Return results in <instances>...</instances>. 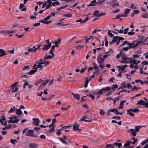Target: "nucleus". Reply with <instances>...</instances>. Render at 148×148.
<instances>
[{"mask_svg": "<svg viewBox=\"0 0 148 148\" xmlns=\"http://www.w3.org/2000/svg\"><path fill=\"white\" fill-rule=\"evenodd\" d=\"M63 138L60 137H58L59 140L63 143L66 144L67 145H68V143L66 141V137L65 136H64L63 137Z\"/></svg>", "mask_w": 148, "mask_h": 148, "instance_id": "obj_6", "label": "nucleus"}, {"mask_svg": "<svg viewBox=\"0 0 148 148\" xmlns=\"http://www.w3.org/2000/svg\"><path fill=\"white\" fill-rule=\"evenodd\" d=\"M38 145L35 143L33 144H30L29 145L30 148H36L38 147Z\"/></svg>", "mask_w": 148, "mask_h": 148, "instance_id": "obj_13", "label": "nucleus"}, {"mask_svg": "<svg viewBox=\"0 0 148 148\" xmlns=\"http://www.w3.org/2000/svg\"><path fill=\"white\" fill-rule=\"evenodd\" d=\"M111 31L110 30H109L108 32V35L109 36L110 38L113 37L114 35L112 34L111 32Z\"/></svg>", "mask_w": 148, "mask_h": 148, "instance_id": "obj_48", "label": "nucleus"}, {"mask_svg": "<svg viewBox=\"0 0 148 148\" xmlns=\"http://www.w3.org/2000/svg\"><path fill=\"white\" fill-rule=\"evenodd\" d=\"M120 17H121L120 14H119L116 16L115 18H112V19H119Z\"/></svg>", "mask_w": 148, "mask_h": 148, "instance_id": "obj_63", "label": "nucleus"}, {"mask_svg": "<svg viewBox=\"0 0 148 148\" xmlns=\"http://www.w3.org/2000/svg\"><path fill=\"white\" fill-rule=\"evenodd\" d=\"M49 81V79H47L46 80L44 81L42 79H39L38 81L34 83V85H36L37 86L42 82V83L40 85L39 87V90H42L43 87L45 86Z\"/></svg>", "mask_w": 148, "mask_h": 148, "instance_id": "obj_1", "label": "nucleus"}, {"mask_svg": "<svg viewBox=\"0 0 148 148\" xmlns=\"http://www.w3.org/2000/svg\"><path fill=\"white\" fill-rule=\"evenodd\" d=\"M61 40V39H59L57 41H56L54 43L55 44V46H56V47H59V46L58 45L60 43Z\"/></svg>", "mask_w": 148, "mask_h": 148, "instance_id": "obj_24", "label": "nucleus"}, {"mask_svg": "<svg viewBox=\"0 0 148 148\" xmlns=\"http://www.w3.org/2000/svg\"><path fill=\"white\" fill-rule=\"evenodd\" d=\"M129 29V28H126V29H124V32H123V34H126L127 33V32L128 31V30Z\"/></svg>", "mask_w": 148, "mask_h": 148, "instance_id": "obj_60", "label": "nucleus"}, {"mask_svg": "<svg viewBox=\"0 0 148 148\" xmlns=\"http://www.w3.org/2000/svg\"><path fill=\"white\" fill-rule=\"evenodd\" d=\"M33 121L32 123L35 126H38L39 124L40 121L38 118H33L32 119Z\"/></svg>", "mask_w": 148, "mask_h": 148, "instance_id": "obj_5", "label": "nucleus"}, {"mask_svg": "<svg viewBox=\"0 0 148 148\" xmlns=\"http://www.w3.org/2000/svg\"><path fill=\"white\" fill-rule=\"evenodd\" d=\"M19 9L22 11H26V8L23 4L21 3L19 5Z\"/></svg>", "mask_w": 148, "mask_h": 148, "instance_id": "obj_11", "label": "nucleus"}, {"mask_svg": "<svg viewBox=\"0 0 148 148\" xmlns=\"http://www.w3.org/2000/svg\"><path fill=\"white\" fill-rule=\"evenodd\" d=\"M118 109V108H113L110 110V111H111V112H114L115 114H117L122 115V113L119 112L117 110Z\"/></svg>", "mask_w": 148, "mask_h": 148, "instance_id": "obj_12", "label": "nucleus"}, {"mask_svg": "<svg viewBox=\"0 0 148 148\" xmlns=\"http://www.w3.org/2000/svg\"><path fill=\"white\" fill-rule=\"evenodd\" d=\"M144 36H142L140 38V40L139 41V43L140 44H143L145 42V39L144 38Z\"/></svg>", "mask_w": 148, "mask_h": 148, "instance_id": "obj_22", "label": "nucleus"}, {"mask_svg": "<svg viewBox=\"0 0 148 148\" xmlns=\"http://www.w3.org/2000/svg\"><path fill=\"white\" fill-rule=\"evenodd\" d=\"M84 46L82 45H79L75 46V48L77 49L78 50H80L82 49Z\"/></svg>", "mask_w": 148, "mask_h": 148, "instance_id": "obj_34", "label": "nucleus"}, {"mask_svg": "<svg viewBox=\"0 0 148 148\" xmlns=\"http://www.w3.org/2000/svg\"><path fill=\"white\" fill-rule=\"evenodd\" d=\"M128 45L129 46L128 47L130 49H133L135 48L134 43H130L128 44Z\"/></svg>", "mask_w": 148, "mask_h": 148, "instance_id": "obj_26", "label": "nucleus"}, {"mask_svg": "<svg viewBox=\"0 0 148 148\" xmlns=\"http://www.w3.org/2000/svg\"><path fill=\"white\" fill-rule=\"evenodd\" d=\"M118 87V86L117 84L113 85L111 87H110V86H108V87H109L110 88V90L111 89L112 90H114V92L116 88H117Z\"/></svg>", "mask_w": 148, "mask_h": 148, "instance_id": "obj_19", "label": "nucleus"}, {"mask_svg": "<svg viewBox=\"0 0 148 148\" xmlns=\"http://www.w3.org/2000/svg\"><path fill=\"white\" fill-rule=\"evenodd\" d=\"M142 64H143V66L145 65H148V62L143 61L141 63Z\"/></svg>", "mask_w": 148, "mask_h": 148, "instance_id": "obj_54", "label": "nucleus"}, {"mask_svg": "<svg viewBox=\"0 0 148 148\" xmlns=\"http://www.w3.org/2000/svg\"><path fill=\"white\" fill-rule=\"evenodd\" d=\"M131 11V9H126L124 11V14L127 16V15Z\"/></svg>", "mask_w": 148, "mask_h": 148, "instance_id": "obj_33", "label": "nucleus"}, {"mask_svg": "<svg viewBox=\"0 0 148 148\" xmlns=\"http://www.w3.org/2000/svg\"><path fill=\"white\" fill-rule=\"evenodd\" d=\"M15 108V106H14L13 108H11L9 111L8 113H11L12 112H13L15 111L14 108Z\"/></svg>", "mask_w": 148, "mask_h": 148, "instance_id": "obj_46", "label": "nucleus"}, {"mask_svg": "<svg viewBox=\"0 0 148 148\" xmlns=\"http://www.w3.org/2000/svg\"><path fill=\"white\" fill-rule=\"evenodd\" d=\"M130 58H127L126 57H125V58H123V61L121 62V63H124L126 62H129V61H126V60H129Z\"/></svg>", "mask_w": 148, "mask_h": 148, "instance_id": "obj_27", "label": "nucleus"}, {"mask_svg": "<svg viewBox=\"0 0 148 148\" xmlns=\"http://www.w3.org/2000/svg\"><path fill=\"white\" fill-rule=\"evenodd\" d=\"M34 133V131L33 130H29L26 132L25 135L26 136H30L31 134H33Z\"/></svg>", "mask_w": 148, "mask_h": 148, "instance_id": "obj_9", "label": "nucleus"}, {"mask_svg": "<svg viewBox=\"0 0 148 148\" xmlns=\"http://www.w3.org/2000/svg\"><path fill=\"white\" fill-rule=\"evenodd\" d=\"M137 62V60H136L131 59L130 60V62H126L124 63H132L135 65H136Z\"/></svg>", "mask_w": 148, "mask_h": 148, "instance_id": "obj_15", "label": "nucleus"}, {"mask_svg": "<svg viewBox=\"0 0 148 148\" xmlns=\"http://www.w3.org/2000/svg\"><path fill=\"white\" fill-rule=\"evenodd\" d=\"M110 90V88L109 87H106L104 88H102L96 94L97 95H101L103 93H104L106 92H108Z\"/></svg>", "mask_w": 148, "mask_h": 148, "instance_id": "obj_3", "label": "nucleus"}, {"mask_svg": "<svg viewBox=\"0 0 148 148\" xmlns=\"http://www.w3.org/2000/svg\"><path fill=\"white\" fill-rule=\"evenodd\" d=\"M129 43H130V42H129L127 40L124 41L123 42V44L121 45V47L123 46L126 44H127L128 45V44Z\"/></svg>", "mask_w": 148, "mask_h": 148, "instance_id": "obj_57", "label": "nucleus"}, {"mask_svg": "<svg viewBox=\"0 0 148 148\" xmlns=\"http://www.w3.org/2000/svg\"><path fill=\"white\" fill-rule=\"evenodd\" d=\"M114 146H118L119 148H121L122 144L121 143H118V142H115L114 143Z\"/></svg>", "mask_w": 148, "mask_h": 148, "instance_id": "obj_23", "label": "nucleus"}, {"mask_svg": "<svg viewBox=\"0 0 148 148\" xmlns=\"http://www.w3.org/2000/svg\"><path fill=\"white\" fill-rule=\"evenodd\" d=\"M11 127V125L9 124L8 125L5 126L2 129L3 130H6L8 129H9Z\"/></svg>", "mask_w": 148, "mask_h": 148, "instance_id": "obj_36", "label": "nucleus"}, {"mask_svg": "<svg viewBox=\"0 0 148 148\" xmlns=\"http://www.w3.org/2000/svg\"><path fill=\"white\" fill-rule=\"evenodd\" d=\"M99 13V12L98 10H95L93 13V15L94 16H97L98 14Z\"/></svg>", "mask_w": 148, "mask_h": 148, "instance_id": "obj_40", "label": "nucleus"}, {"mask_svg": "<svg viewBox=\"0 0 148 148\" xmlns=\"http://www.w3.org/2000/svg\"><path fill=\"white\" fill-rule=\"evenodd\" d=\"M63 16L65 17L71 18L72 16V15L71 14H64L63 15Z\"/></svg>", "mask_w": 148, "mask_h": 148, "instance_id": "obj_41", "label": "nucleus"}, {"mask_svg": "<svg viewBox=\"0 0 148 148\" xmlns=\"http://www.w3.org/2000/svg\"><path fill=\"white\" fill-rule=\"evenodd\" d=\"M141 16L143 18H148V13L147 12L143 13Z\"/></svg>", "mask_w": 148, "mask_h": 148, "instance_id": "obj_32", "label": "nucleus"}, {"mask_svg": "<svg viewBox=\"0 0 148 148\" xmlns=\"http://www.w3.org/2000/svg\"><path fill=\"white\" fill-rule=\"evenodd\" d=\"M39 137L40 138L43 139H45L46 138V136L44 134H42L40 135Z\"/></svg>", "mask_w": 148, "mask_h": 148, "instance_id": "obj_55", "label": "nucleus"}, {"mask_svg": "<svg viewBox=\"0 0 148 148\" xmlns=\"http://www.w3.org/2000/svg\"><path fill=\"white\" fill-rule=\"evenodd\" d=\"M73 97L75 99H77V100L80 99L79 95L77 94H75V95H74Z\"/></svg>", "mask_w": 148, "mask_h": 148, "instance_id": "obj_42", "label": "nucleus"}, {"mask_svg": "<svg viewBox=\"0 0 148 148\" xmlns=\"http://www.w3.org/2000/svg\"><path fill=\"white\" fill-rule=\"evenodd\" d=\"M88 95V97H91L92 100H94L95 98L94 96L92 95L91 94H90Z\"/></svg>", "mask_w": 148, "mask_h": 148, "instance_id": "obj_61", "label": "nucleus"}, {"mask_svg": "<svg viewBox=\"0 0 148 148\" xmlns=\"http://www.w3.org/2000/svg\"><path fill=\"white\" fill-rule=\"evenodd\" d=\"M145 101L143 100H140L139 101H138V102L136 103V104H140L142 105H144V104H145Z\"/></svg>", "mask_w": 148, "mask_h": 148, "instance_id": "obj_25", "label": "nucleus"}, {"mask_svg": "<svg viewBox=\"0 0 148 148\" xmlns=\"http://www.w3.org/2000/svg\"><path fill=\"white\" fill-rule=\"evenodd\" d=\"M127 65L125 64L122 66H117L116 67L119 69V71L120 70L122 71H124L125 70V68H127Z\"/></svg>", "mask_w": 148, "mask_h": 148, "instance_id": "obj_7", "label": "nucleus"}, {"mask_svg": "<svg viewBox=\"0 0 148 148\" xmlns=\"http://www.w3.org/2000/svg\"><path fill=\"white\" fill-rule=\"evenodd\" d=\"M96 0H93L90 2V3L91 4L93 5L92 6H95V4L96 3Z\"/></svg>", "mask_w": 148, "mask_h": 148, "instance_id": "obj_51", "label": "nucleus"}, {"mask_svg": "<svg viewBox=\"0 0 148 148\" xmlns=\"http://www.w3.org/2000/svg\"><path fill=\"white\" fill-rule=\"evenodd\" d=\"M23 113L22 111L19 108L17 109L16 110V114L18 115H21Z\"/></svg>", "mask_w": 148, "mask_h": 148, "instance_id": "obj_28", "label": "nucleus"}, {"mask_svg": "<svg viewBox=\"0 0 148 148\" xmlns=\"http://www.w3.org/2000/svg\"><path fill=\"white\" fill-rule=\"evenodd\" d=\"M92 65L94 67V69H99L97 65L94 62H93L92 63Z\"/></svg>", "mask_w": 148, "mask_h": 148, "instance_id": "obj_39", "label": "nucleus"}, {"mask_svg": "<svg viewBox=\"0 0 148 148\" xmlns=\"http://www.w3.org/2000/svg\"><path fill=\"white\" fill-rule=\"evenodd\" d=\"M64 22H62L57 23L54 24V25H58L60 26H63V25H64Z\"/></svg>", "mask_w": 148, "mask_h": 148, "instance_id": "obj_29", "label": "nucleus"}, {"mask_svg": "<svg viewBox=\"0 0 148 148\" xmlns=\"http://www.w3.org/2000/svg\"><path fill=\"white\" fill-rule=\"evenodd\" d=\"M18 86V85L17 86L15 85L14 84L11 86V89H13L16 87L17 86Z\"/></svg>", "mask_w": 148, "mask_h": 148, "instance_id": "obj_59", "label": "nucleus"}, {"mask_svg": "<svg viewBox=\"0 0 148 148\" xmlns=\"http://www.w3.org/2000/svg\"><path fill=\"white\" fill-rule=\"evenodd\" d=\"M90 14H88L86 15V16L87 17H86L85 18L84 20V21H82V22H80V23H84L86 22L87 21H88V16Z\"/></svg>", "mask_w": 148, "mask_h": 148, "instance_id": "obj_31", "label": "nucleus"}, {"mask_svg": "<svg viewBox=\"0 0 148 148\" xmlns=\"http://www.w3.org/2000/svg\"><path fill=\"white\" fill-rule=\"evenodd\" d=\"M10 141L11 143L14 145L15 144V142L17 143L18 142L16 139H10Z\"/></svg>", "mask_w": 148, "mask_h": 148, "instance_id": "obj_43", "label": "nucleus"}, {"mask_svg": "<svg viewBox=\"0 0 148 148\" xmlns=\"http://www.w3.org/2000/svg\"><path fill=\"white\" fill-rule=\"evenodd\" d=\"M122 53V51H121L120 53L116 55V58L118 59L119 58H120V56H121Z\"/></svg>", "mask_w": 148, "mask_h": 148, "instance_id": "obj_56", "label": "nucleus"}, {"mask_svg": "<svg viewBox=\"0 0 148 148\" xmlns=\"http://www.w3.org/2000/svg\"><path fill=\"white\" fill-rule=\"evenodd\" d=\"M7 54L5 53V51L3 49H0V57L4 56H6Z\"/></svg>", "mask_w": 148, "mask_h": 148, "instance_id": "obj_14", "label": "nucleus"}, {"mask_svg": "<svg viewBox=\"0 0 148 148\" xmlns=\"http://www.w3.org/2000/svg\"><path fill=\"white\" fill-rule=\"evenodd\" d=\"M126 84L125 83V82H123V83L121 84V86L123 87V89L126 88L127 86H126Z\"/></svg>", "mask_w": 148, "mask_h": 148, "instance_id": "obj_53", "label": "nucleus"}, {"mask_svg": "<svg viewBox=\"0 0 148 148\" xmlns=\"http://www.w3.org/2000/svg\"><path fill=\"white\" fill-rule=\"evenodd\" d=\"M127 114H129L132 117H134L135 116L134 114L130 112H129L127 113Z\"/></svg>", "mask_w": 148, "mask_h": 148, "instance_id": "obj_62", "label": "nucleus"}, {"mask_svg": "<svg viewBox=\"0 0 148 148\" xmlns=\"http://www.w3.org/2000/svg\"><path fill=\"white\" fill-rule=\"evenodd\" d=\"M30 69V67L29 66H25L24 68H23L22 69L23 70H27V69Z\"/></svg>", "mask_w": 148, "mask_h": 148, "instance_id": "obj_64", "label": "nucleus"}, {"mask_svg": "<svg viewBox=\"0 0 148 148\" xmlns=\"http://www.w3.org/2000/svg\"><path fill=\"white\" fill-rule=\"evenodd\" d=\"M98 63L99 64V66L100 68L102 69L104 67V62L101 63V62L100 61H98Z\"/></svg>", "mask_w": 148, "mask_h": 148, "instance_id": "obj_44", "label": "nucleus"}, {"mask_svg": "<svg viewBox=\"0 0 148 148\" xmlns=\"http://www.w3.org/2000/svg\"><path fill=\"white\" fill-rule=\"evenodd\" d=\"M37 71V68H35L34 70H31L28 73V75H32L35 74Z\"/></svg>", "mask_w": 148, "mask_h": 148, "instance_id": "obj_18", "label": "nucleus"}, {"mask_svg": "<svg viewBox=\"0 0 148 148\" xmlns=\"http://www.w3.org/2000/svg\"><path fill=\"white\" fill-rule=\"evenodd\" d=\"M71 127L70 125H68L67 126H64L62 127L61 129H59L57 130V131H60L62 130H65Z\"/></svg>", "mask_w": 148, "mask_h": 148, "instance_id": "obj_30", "label": "nucleus"}, {"mask_svg": "<svg viewBox=\"0 0 148 148\" xmlns=\"http://www.w3.org/2000/svg\"><path fill=\"white\" fill-rule=\"evenodd\" d=\"M99 113L100 115H104L105 114V112L103 111V110L102 109H101L100 110Z\"/></svg>", "mask_w": 148, "mask_h": 148, "instance_id": "obj_50", "label": "nucleus"}, {"mask_svg": "<svg viewBox=\"0 0 148 148\" xmlns=\"http://www.w3.org/2000/svg\"><path fill=\"white\" fill-rule=\"evenodd\" d=\"M141 128V127H140V125L139 126H135V131L136 132H138L139 130Z\"/></svg>", "mask_w": 148, "mask_h": 148, "instance_id": "obj_45", "label": "nucleus"}, {"mask_svg": "<svg viewBox=\"0 0 148 148\" xmlns=\"http://www.w3.org/2000/svg\"><path fill=\"white\" fill-rule=\"evenodd\" d=\"M114 148V145L113 144H108L106 145V147L104 148Z\"/></svg>", "mask_w": 148, "mask_h": 148, "instance_id": "obj_37", "label": "nucleus"}, {"mask_svg": "<svg viewBox=\"0 0 148 148\" xmlns=\"http://www.w3.org/2000/svg\"><path fill=\"white\" fill-rule=\"evenodd\" d=\"M76 126L75 125H73V130H74V131H76L77 130H78L79 131H80L82 130V129H79V128H78V127L77 128L76 127Z\"/></svg>", "mask_w": 148, "mask_h": 148, "instance_id": "obj_38", "label": "nucleus"}, {"mask_svg": "<svg viewBox=\"0 0 148 148\" xmlns=\"http://www.w3.org/2000/svg\"><path fill=\"white\" fill-rule=\"evenodd\" d=\"M113 39H117V40L120 41V40H124V38L122 37H119L118 36H115L113 37Z\"/></svg>", "mask_w": 148, "mask_h": 148, "instance_id": "obj_16", "label": "nucleus"}, {"mask_svg": "<svg viewBox=\"0 0 148 148\" xmlns=\"http://www.w3.org/2000/svg\"><path fill=\"white\" fill-rule=\"evenodd\" d=\"M104 59H104V58H102L100 56H98L97 58V60L98 63V61H100L101 62V63H103L104 62Z\"/></svg>", "mask_w": 148, "mask_h": 148, "instance_id": "obj_17", "label": "nucleus"}, {"mask_svg": "<svg viewBox=\"0 0 148 148\" xmlns=\"http://www.w3.org/2000/svg\"><path fill=\"white\" fill-rule=\"evenodd\" d=\"M70 106H68V107L67 108H63L62 107L61 108V110H67L68 109H69V108H70Z\"/></svg>", "mask_w": 148, "mask_h": 148, "instance_id": "obj_58", "label": "nucleus"}, {"mask_svg": "<svg viewBox=\"0 0 148 148\" xmlns=\"http://www.w3.org/2000/svg\"><path fill=\"white\" fill-rule=\"evenodd\" d=\"M128 132H130V134L133 136H135L136 135V132L134 129H131L127 131Z\"/></svg>", "mask_w": 148, "mask_h": 148, "instance_id": "obj_10", "label": "nucleus"}, {"mask_svg": "<svg viewBox=\"0 0 148 148\" xmlns=\"http://www.w3.org/2000/svg\"><path fill=\"white\" fill-rule=\"evenodd\" d=\"M51 43L47 44V45L45 44L44 45V47L42 49V50L44 51L45 50H46L47 51L51 47Z\"/></svg>", "mask_w": 148, "mask_h": 148, "instance_id": "obj_8", "label": "nucleus"}, {"mask_svg": "<svg viewBox=\"0 0 148 148\" xmlns=\"http://www.w3.org/2000/svg\"><path fill=\"white\" fill-rule=\"evenodd\" d=\"M148 142V138H147V139H146L143 141L141 143H140V144L141 145H145L146 143H147Z\"/></svg>", "mask_w": 148, "mask_h": 148, "instance_id": "obj_35", "label": "nucleus"}, {"mask_svg": "<svg viewBox=\"0 0 148 148\" xmlns=\"http://www.w3.org/2000/svg\"><path fill=\"white\" fill-rule=\"evenodd\" d=\"M92 119L89 117H87V115H84L82 116V118L80 119V121H84L86 122H91L92 121Z\"/></svg>", "mask_w": 148, "mask_h": 148, "instance_id": "obj_4", "label": "nucleus"}, {"mask_svg": "<svg viewBox=\"0 0 148 148\" xmlns=\"http://www.w3.org/2000/svg\"><path fill=\"white\" fill-rule=\"evenodd\" d=\"M106 13L104 12H101L100 13H99L97 16L98 17H101L105 15Z\"/></svg>", "mask_w": 148, "mask_h": 148, "instance_id": "obj_52", "label": "nucleus"}, {"mask_svg": "<svg viewBox=\"0 0 148 148\" xmlns=\"http://www.w3.org/2000/svg\"><path fill=\"white\" fill-rule=\"evenodd\" d=\"M108 5L113 8H115L119 6V3L117 0H112L109 1Z\"/></svg>", "mask_w": 148, "mask_h": 148, "instance_id": "obj_2", "label": "nucleus"}, {"mask_svg": "<svg viewBox=\"0 0 148 148\" xmlns=\"http://www.w3.org/2000/svg\"><path fill=\"white\" fill-rule=\"evenodd\" d=\"M56 127V126H53V127H52L51 128L48 132L50 133H51L52 132L55 130L54 129L55 127Z\"/></svg>", "mask_w": 148, "mask_h": 148, "instance_id": "obj_47", "label": "nucleus"}, {"mask_svg": "<svg viewBox=\"0 0 148 148\" xmlns=\"http://www.w3.org/2000/svg\"><path fill=\"white\" fill-rule=\"evenodd\" d=\"M126 100H124L121 101L120 106L118 107L119 109H122L124 106V103L126 102Z\"/></svg>", "mask_w": 148, "mask_h": 148, "instance_id": "obj_21", "label": "nucleus"}, {"mask_svg": "<svg viewBox=\"0 0 148 148\" xmlns=\"http://www.w3.org/2000/svg\"><path fill=\"white\" fill-rule=\"evenodd\" d=\"M104 40L105 41V46L106 47H107L108 46V41L107 40V38L105 36L104 38Z\"/></svg>", "mask_w": 148, "mask_h": 148, "instance_id": "obj_49", "label": "nucleus"}, {"mask_svg": "<svg viewBox=\"0 0 148 148\" xmlns=\"http://www.w3.org/2000/svg\"><path fill=\"white\" fill-rule=\"evenodd\" d=\"M127 111L128 112H139V110L137 108H135L134 109H130L129 110H127Z\"/></svg>", "mask_w": 148, "mask_h": 148, "instance_id": "obj_20", "label": "nucleus"}]
</instances>
